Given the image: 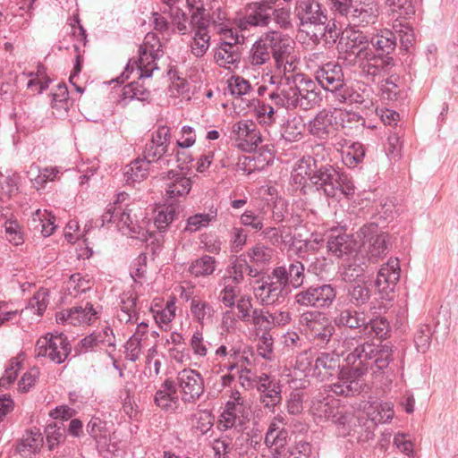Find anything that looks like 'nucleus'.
<instances>
[{
	"label": "nucleus",
	"instance_id": "obj_1",
	"mask_svg": "<svg viewBox=\"0 0 458 458\" xmlns=\"http://www.w3.org/2000/svg\"><path fill=\"white\" fill-rule=\"evenodd\" d=\"M231 138L236 141L235 146L244 152H253L252 157H245V161H253V170H263L273 164L275 159L274 146L264 145L257 123L251 120H244L233 125Z\"/></svg>",
	"mask_w": 458,
	"mask_h": 458
},
{
	"label": "nucleus",
	"instance_id": "obj_2",
	"mask_svg": "<svg viewBox=\"0 0 458 458\" xmlns=\"http://www.w3.org/2000/svg\"><path fill=\"white\" fill-rule=\"evenodd\" d=\"M346 361L347 363L360 361L361 364L368 365V370L370 369L374 374L381 373L388 376L394 372V368L391 365L393 345L390 342L379 345L369 342L359 344L347 355Z\"/></svg>",
	"mask_w": 458,
	"mask_h": 458
},
{
	"label": "nucleus",
	"instance_id": "obj_3",
	"mask_svg": "<svg viewBox=\"0 0 458 458\" xmlns=\"http://www.w3.org/2000/svg\"><path fill=\"white\" fill-rule=\"evenodd\" d=\"M396 41L397 37L393 30H380L370 38L373 50L369 49V52H366L365 57L374 62L372 65L377 71L389 73L395 66L394 54L397 45Z\"/></svg>",
	"mask_w": 458,
	"mask_h": 458
},
{
	"label": "nucleus",
	"instance_id": "obj_4",
	"mask_svg": "<svg viewBox=\"0 0 458 458\" xmlns=\"http://www.w3.org/2000/svg\"><path fill=\"white\" fill-rule=\"evenodd\" d=\"M265 42L269 47L270 55L275 60L276 69L279 73L286 74L294 69L293 62L290 60L294 50L295 42L288 36L278 30H269L264 33Z\"/></svg>",
	"mask_w": 458,
	"mask_h": 458
},
{
	"label": "nucleus",
	"instance_id": "obj_5",
	"mask_svg": "<svg viewBox=\"0 0 458 458\" xmlns=\"http://www.w3.org/2000/svg\"><path fill=\"white\" fill-rule=\"evenodd\" d=\"M72 346L64 333H47L36 344V356L48 357L56 364L63 363L71 354Z\"/></svg>",
	"mask_w": 458,
	"mask_h": 458
},
{
	"label": "nucleus",
	"instance_id": "obj_6",
	"mask_svg": "<svg viewBox=\"0 0 458 458\" xmlns=\"http://www.w3.org/2000/svg\"><path fill=\"white\" fill-rule=\"evenodd\" d=\"M346 179V174L340 173L332 165L318 164L310 176V183L316 188L318 192H323L328 198H334L336 195L338 188L343 186V181Z\"/></svg>",
	"mask_w": 458,
	"mask_h": 458
},
{
	"label": "nucleus",
	"instance_id": "obj_7",
	"mask_svg": "<svg viewBox=\"0 0 458 458\" xmlns=\"http://www.w3.org/2000/svg\"><path fill=\"white\" fill-rule=\"evenodd\" d=\"M336 287L330 284H313L299 292L295 301L301 306L329 308L336 298Z\"/></svg>",
	"mask_w": 458,
	"mask_h": 458
},
{
	"label": "nucleus",
	"instance_id": "obj_8",
	"mask_svg": "<svg viewBox=\"0 0 458 458\" xmlns=\"http://www.w3.org/2000/svg\"><path fill=\"white\" fill-rule=\"evenodd\" d=\"M362 243H369V252L373 258H379L392 248L391 235L379 229L377 223H368L362 225L357 233Z\"/></svg>",
	"mask_w": 458,
	"mask_h": 458
},
{
	"label": "nucleus",
	"instance_id": "obj_9",
	"mask_svg": "<svg viewBox=\"0 0 458 458\" xmlns=\"http://www.w3.org/2000/svg\"><path fill=\"white\" fill-rule=\"evenodd\" d=\"M349 369H342L339 373V384L334 385V392L336 394L352 396L362 391L363 381L361 377L368 372V365L360 361L348 363Z\"/></svg>",
	"mask_w": 458,
	"mask_h": 458
},
{
	"label": "nucleus",
	"instance_id": "obj_10",
	"mask_svg": "<svg viewBox=\"0 0 458 458\" xmlns=\"http://www.w3.org/2000/svg\"><path fill=\"white\" fill-rule=\"evenodd\" d=\"M376 424L365 415H355L349 411L347 416L340 427L342 436H349L359 443H366L374 437Z\"/></svg>",
	"mask_w": 458,
	"mask_h": 458
},
{
	"label": "nucleus",
	"instance_id": "obj_11",
	"mask_svg": "<svg viewBox=\"0 0 458 458\" xmlns=\"http://www.w3.org/2000/svg\"><path fill=\"white\" fill-rule=\"evenodd\" d=\"M400 272L398 259H389L386 265L379 269L373 284L380 299L387 301L394 299V291L400 279Z\"/></svg>",
	"mask_w": 458,
	"mask_h": 458
},
{
	"label": "nucleus",
	"instance_id": "obj_12",
	"mask_svg": "<svg viewBox=\"0 0 458 458\" xmlns=\"http://www.w3.org/2000/svg\"><path fill=\"white\" fill-rule=\"evenodd\" d=\"M400 272L398 259H389L386 265L379 269L373 284L380 299L387 301L394 299V291L400 279Z\"/></svg>",
	"mask_w": 458,
	"mask_h": 458
},
{
	"label": "nucleus",
	"instance_id": "obj_13",
	"mask_svg": "<svg viewBox=\"0 0 458 458\" xmlns=\"http://www.w3.org/2000/svg\"><path fill=\"white\" fill-rule=\"evenodd\" d=\"M400 272L398 259H389L386 265L379 269L373 284L380 299L387 301L394 299V291L400 279Z\"/></svg>",
	"mask_w": 458,
	"mask_h": 458
},
{
	"label": "nucleus",
	"instance_id": "obj_14",
	"mask_svg": "<svg viewBox=\"0 0 458 458\" xmlns=\"http://www.w3.org/2000/svg\"><path fill=\"white\" fill-rule=\"evenodd\" d=\"M272 0L251 2L247 4V13L241 19L239 27L241 30H248L249 27H266L271 22Z\"/></svg>",
	"mask_w": 458,
	"mask_h": 458
},
{
	"label": "nucleus",
	"instance_id": "obj_15",
	"mask_svg": "<svg viewBox=\"0 0 458 458\" xmlns=\"http://www.w3.org/2000/svg\"><path fill=\"white\" fill-rule=\"evenodd\" d=\"M176 379L184 403L195 402L204 392V379L198 370L184 369L177 374Z\"/></svg>",
	"mask_w": 458,
	"mask_h": 458
},
{
	"label": "nucleus",
	"instance_id": "obj_16",
	"mask_svg": "<svg viewBox=\"0 0 458 458\" xmlns=\"http://www.w3.org/2000/svg\"><path fill=\"white\" fill-rule=\"evenodd\" d=\"M327 10L316 0H299L295 13L301 25H324L327 21Z\"/></svg>",
	"mask_w": 458,
	"mask_h": 458
},
{
	"label": "nucleus",
	"instance_id": "obj_17",
	"mask_svg": "<svg viewBox=\"0 0 458 458\" xmlns=\"http://www.w3.org/2000/svg\"><path fill=\"white\" fill-rule=\"evenodd\" d=\"M316 80L320 86L330 92H335L344 86V73L339 64L328 62L320 66L315 72Z\"/></svg>",
	"mask_w": 458,
	"mask_h": 458
},
{
	"label": "nucleus",
	"instance_id": "obj_18",
	"mask_svg": "<svg viewBox=\"0 0 458 458\" xmlns=\"http://www.w3.org/2000/svg\"><path fill=\"white\" fill-rule=\"evenodd\" d=\"M86 431L95 441L100 455L106 457V454L114 453L110 450V431L106 421L93 416L86 425Z\"/></svg>",
	"mask_w": 458,
	"mask_h": 458
},
{
	"label": "nucleus",
	"instance_id": "obj_19",
	"mask_svg": "<svg viewBox=\"0 0 458 458\" xmlns=\"http://www.w3.org/2000/svg\"><path fill=\"white\" fill-rule=\"evenodd\" d=\"M356 242L352 235L332 230L327 241V248L330 253L337 258L352 254L356 249Z\"/></svg>",
	"mask_w": 458,
	"mask_h": 458
},
{
	"label": "nucleus",
	"instance_id": "obj_20",
	"mask_svg": "<svg viewBox=\"0 0 458 458\" xmlns=\"http://www.w3.org/2000/svg\"><path fill=\"white\" fill-rule=\"evenodd\" d=\"M373 280L363 282H353L347 286V297L349 301L355 307H361L367 304L373 293H376Z\"/></svg>",
	"mask_w": 458,
	"mask_h": 458
},
{
	"label": "nucleus",
	"instance_id": "obj_21",
	"mask_svg": "<svg viewBox=\"0 0 458 458\" xmlns=\"http://www.w3.org/2000/svg\"><path fill=\"white\" fill-rule=\"evenodd\" d=\"M238 38V34H235L234 42L223 41L215 51L214 58L219 66L225 67V64H234L241 61V52L236 46Z\"/></svg>",
	"mask_w": 458,
	"mask_h": 458
},
{
	"label": "nucleus",
	"instance_id": "obj_22",
	"mask_svg": "<svg viewBox=\"0 0 458 458\" xmlns=\"http://www.w3.org/2000/svg\"><path fill=\"white\" fill-rule=\"evenodd\" d=\"M334 323L338 327H346L350 329H365L367 327V321L362 314L357 310L345 309L343 310L334 318Z\"/></svg>",
	"mask_w": 458,
	"mask_h": 458
},
{
	"label": "nucleus",
	"instance_id": "obj_23",
	"mask_svg": "<svg viewBox=\"0 0 458 458\" xmlns=\"http://www.w3.org/2000/svg\"><path fill=\"white\" fill-rule=\"evenodd\" d=\"M150 164L151 160L146 159L145 157H138L131 161V164L125 167L123 173L126 183L130 184L140 182L147 178Z\"/></svg>",
	"mask_w": 458,
	"mask_h": 458
},
{
	"label": "nucleus",
	"instance_id": "obj_24",
	"mask_svg": "<svg viewBox=\"0 0 458 458\" xmlns=\"http://www.w3.org/2000/svg\"><path fill=\"white\" fill-rule=\"evenodd\" d=\"M210 15L204 8L203 4L198 6L191 13L190 19V26L194 30V34H196V38H204L203 37H207V35H209L208 28L210 26Z\"/></svg>",
	"mask_w": 458,
	"mask_h": 458
},
{
	"label": "nucleus",
	"instance_id": "obj_25",
	"mask_svg": "<svg viewBox=\"0 0 458 458\" xmlns=\"http://www.w3.org/2000/svg\"><path fill=\"white\" fill-rule=\"evenodd\" d=\"M318 411L320 416H324L327 420H331L339 428L345 420L349 412L344 407L339 406V400H331L330 402H320Z\"/></svg>",
	"mask_w": 458,
	"mask_h": 458
},
{
	"label": "nucleus",
	"instance_id": "obj_26",
	"mask_svg": "<svg viewBox=\"0 0 458 458\" xmlns=\"http://www.w3.org/2000/svg\"><path fill=\"white\" fill-rule=\"evenodd\" d=\"M239 394L238 392H236ZM236 402L228 401L225 404L224 411L221 413V419L218 420V428L220 429H228L236 426V421L240 420L238 418V412L241 411L242 400L238 395L235 399Z\"/></svg>",
	"mask_w": 458,
	"mask_h": 458
},
{
	"label": "nucleus",
	"instance_id": "obj_27",
	"mask_svg": "<svg viewBox=\"0 0 458 458\" xmlns=\"http://www.w3.org/2000/svg\"><path fill=\"white\" fill-rule=\"evenodd\" d=\"M149 98L150 91L138 81H134L123 88L122 98L119 102L123 106H126L131 100L145 102L148 101Z\"/></svg>",
	"mask_w": 458,
	"mask_h": 458
},
{
	"label": "nucleus",
	"instance_id": "obj_28",
	"mask_svg": "<svg viewBox=\"0 0 458 458\" xmlns=\"http://www.w3.org/2000/svg\"><path fill=\"white\" fill-rule=\"evenodd\" d=\"M260 392V401L268 409H274L282 401L281 385L279 381L275 383L260 384L258 386Z\"/></svg>",
	"mask_w": 458,
	"mask_h": 458
},
{
	"label": "nucleus",
	"instance_id": "obj_29",
	"mask_svg": "<svg viewBox=\"0 0 458 458\" xmlns=\"http://www.w3.org/2000/svg\"><path fill=\"white\" fill-rule=\"evenodd\" d=\"M138 54L137 67L140 71L139 80L151 77L153 71L158 69L157 64L154 63L158 58L157 53L148 52L144 46H140Z\"/></svg>",
	"mask_w": 458,
	"mask_h": 458
},
{
	"label": "nucleus",
	"instance_id": "obj_30",
	"mask_svg": "<svg viewBox=\"0 0 458 458\" xmlns=\"http://www.w3.org/2000/svg\"><path fill=\"white\" fill-rule=\"evenodd\" d=\"M40 436L38 432L28 430L26 436L18 442L16 452L23 458H31L32 454H35L38 450L39 442L42 441Z\"/></svg>",
	"mask_w": 458,
	"mask_h": 458
},
{
	"label": "nucleus",
	"instance_id": "obj_31",
	"mask_svg": "<svg viewBox=\"0 0 458 458\" xmlns=\"http://www.w3.org/2000/svg\"><path fill=\"white\" fill-rule=\"evenodd\" d=\"M20 175L16 173L4 175L0 174V200L5 202L13 196L16 195L19 191L18 183Z\"/></svg>",
	"mask_w": 458,
	"mask_h": 458
},
{
	"label": "nucleus",
	"instance_id": "obj_32",
	"mask_svg": "<svg viewBox=\"0 0 458 458\" xmlns=\"http://www.w3.org/2000/svg\"><path fill=\"white\" fill-rule=\"evenodd\" d=\"M269 47L265 42L264 34L255 41L250 49V63L254 66H259L270 60Z\"/></svg>",
	"mask_w": 458,
	"mask_h": 458
},
{
	"label": "nucleus",
	"instance_id": "obj_33",
	"mask_svg": "<svg viewBox=\"0 0 458 458\" xmlns=\"http://www.w3.org/2000/svg\"><path fill=\"white\" fill-rule=\"evenodd\" d=\"M303 116H293L282 124V136L287 140H294L305 130Z\"/></svg>",
	"mask_w": 458,
	"mask_h": 458
},
{
	"label": "nucleus",
	"instance_id": "obj_34",
	"mask_svg": "<svg viewBox=\"0 0 458 458\" xmlns=\"http://www.w3.org/2000/svg\"><path fill=\"white\" fill-rule=\"evenodd\" d=\"M395 34H398L400 40V50L404 53H411L415 41L413 28L409 24H394Z\"/></svg>",
	"mask_w": 458,
	"mask_h": 458
},
{
	"label": "nucleus",
	"instance_id": "obj_35",
	"mask_svg": "<svg viewBox=\"0 0 458 458\" xmlns=\"http://www.w3.org/2000/svg\"><path fill=\"white\" fill-rule=\"evenodd\" d=\"M333 116H314L309 121L310 131L311 134L319 138L327 137L332 129H334Z\"/></svg>",
	"mask_w": 458,
	"mask_h": 458
},
{
	"label": "nucleus",
	"instance_id": "obj_36",
	"mask_svg": "<svg viewBox=\"0 0 458 458\" xmlns=\"http://www.w3.org/2000/svg\"><path fill=\"white\" fill-rule=\"evenodd\" d=\"M216 209L210 210L207 214H195L194 216H191L187 219V224L183 231L191 233L196 232L199 230L201 227L207 226L209 222H211L216 217Z\"/></svg>",
	"mask_w": 458,
	"mask_h": 458
},
{
	"label": "nucleus",
	"instance_id": "obj_37",
	"mask_svg": "<svg viewBox=\"0 0 458 458\" xmlns=\"http://www.w3.org/2000/svg\"><path fill=\"white\" fill-rule=\"evenodd\" d=\"M343 279L349 284L353 282H363L370 280L369 276H367L364 271V267L361 264L356 261L346 265L342 274Z\"/></svg>",
	"mask_w": 458,
	"mask_h": 458
},
{
	"label": "nucleus",
	"instance_id": "obj_38",
	"mask_svg": "<svg viewBox=\"0 0 458 458\" xmlns=\"http://www.w3.org/2000/svg\"><path fill=\"white\" fill-rule=\"evenodd\" d=\"M65 428H64L63 423L61 426L57 424V422L49 423L45 428V434L47 437V442L48 444V448L53 450L55 445H58L60 443L65 440Z\"/></svg>",
	"mask_w": 458,
	"mask_h": 458
},
{
	"label": "nucleus",
	"instance_id": "obj_39",
	"mask_svg": "<svg viewBox=\"0 0 458 458\" xmlns=\"http://www.w3.org/2000/svg\"><path fill=\"white\" fill-rule=\"evenodd\" d=\"M215 258L204 255L191 265L190 272L195 276L211 275L215 270Z\"/></svg>",
	"mask_w": 458,
	"mask_h": 458
},
{
	"label": "nucleus",
	"instance_id": "obj_40",
	"mask_svg": "<svg viewBox=\"0 0 458 458\" xmlns=\"http://www.w3.org/2000/svg\"><path fill=\"white\" fill-rule=\"evenodd\" d=\"M164 156H171V149L168 144L156 143L149 141L146 144L143 157L150 159L151 162L162 160Z\"/></svg>",
	"mask_w": 458,
	"mask_h": 458
},
{
	"label": "nucleus",
	"instance_id": "obj_41",
	"mask_svg": "<svg viewBox=\"0 0 458 458\" xmlns=\"http://www.w3.org/2000/svg\"><path fill=\"white\" fill-rule=\"evenodd\" d=\"M191 189V181L186 176H181L178 180L167 184L166 195L169 198L187 195Z\"/></svg>",
	"mask_w": 458,
	"mask_h": 458
},
{
	"label": "nucleus",
	"instance_id": "obj_42",
	"mask_svg": "<svg viewBox=\"0 0 458 458\" xmlns=\"http://www.w3.org/2000/svg\"><path fill=\"white\" fill-rule=\"evenodd\" d=\"M367 327L365 331L373 332L377 339L383 340L390 336V325L387 319L384 317L377 318L376 319L367 322Z\"/></svg>",
	"mask_w": 458,
	"mask_h": 458
},
{
	"label": "nucleus",
	"instance_id": "obj_43",
	"mask_svg": "<svg viewBox=\"0 0 458 458\" xmlns=\"http://www.w3.org/2000/svg\"><path fill=\"white\" fill-rule=\"evenodd\" d=\"M119 223L123 226H126L131 233L136 234L137 238H145L147 240L148 235L149 237L153 236V233L148 230H146L138 224L133 223L130 210L124 209L120 213Z\"/></svg>",
	"mask_w": 458,
	"mask_h": 458
},
{
	"label": "nucleus",
	"instance_id": "obj_44",
	"mask_svg": "<svg viewBox=\"0 0 458 458\" xmlns=\"http://www.w3.org/2000/svg\"><path fill=\"white\" fill-rule=\"evenodd\" d=\"M121 298V311L127 317L126 322H131L134 318L135 321L139 318V314L135 310L138 298L129 293H123Z\"/></svg>",
	"mask_w": 458,
	"mask_h": 458
},
{
	"label": "nucleus",
	"instance_id": "obj_45",
	"mask_svg": "<svg viewBox=\"0 0 458 458\" xmlns=\"http://www.w3.org/2000/svg\"><path fill=\"white\" fill-rule=\"evenodd\" d=\"M366 148L360 142H352L347 148L344 157L348 165L355 166L361 163L365 157Z\"/></svg>",
	"mask_w": 458,
	"mask_h": 458
},
{
	"label": "nucleus",
	"instance_id": "obj_46",
	"mask_svg": "<svg viewBox=\"0 0 458 458\" xmlns=\"http://www.w3.org/2000/svg\"><path fill=\"white\" fill-rule=\"evenodd\" d=\"M431 328L428 325L420 326L414 335V343L419 352L425 353L431 343Z\"/></svg>",
	"mask_w": 458,
	"mask_h": 458
},
{
	"label": "nucleus",
	"instance_id": "obj_47",
	"mask_svg": "<svg viewBox=\"0 0 458 458\" xmlns=\"http://www.w3.org/2000/svg\"><path fill=\"white\" fill-rule=\"evenodd\" d=\"M6 237L14 245L23 243L21 227L16 219H7L4 224Z\"/></svg>",
	"mask_w": 458,
	"mask_h": 458
},
{
	"label": "nucleus",
	"instance_id": "obj_48",
	"mask_svg": "<svg viewBox=\"0 0 458 458\" xmlns=\"http://www.w3.org/2000/svg\"><path fill=\"white\" fill-rule=\"evenodd\" d=\"M318 161L313 157L303 156L295 164L293 170L297 172L301 177H307L309 182H310V176H312V173L316 169Z\"/></svg>",
	"mask_w": 458,
	"mask_h": 458
},
{
	"label": "nucleus",
	"instance_id": "obj_49",
	"mask_svg": "<svg viewBox=\"0 0 458 458\" xmlns=\"http://www.w3.org/2000/svg\"><path fill=\"white\" fill-rule=\"evenodd\" d=\"M177 216L178 214L174 208L167 207L165 210H161L158 212L155 217L154 224L160 233H165L167 226L172 224Z\"/></svg>",
	"mask_w": 458,
	"mask_h": 458
},
{
	"label": "nucleus",
	"instance_id": "obj_50",
	"mask_svg": "<svg viewBox=\"0 0 458 458\" xmlns=\"http://www.w3.org/2000/svg\"><path fill=\"white\" fill-rule=\"evenodd\" d=\"M69 90L64 82L57 85L56 92L52 94V106L68 112Z\"/></svg>",
	"mask_w": 458,
	"mask_h": 458
},
{
	"label": "nucleus",
	"instance_id": "obj_51",
	"mask_svg": "<svg viewBox=\"0 0 458 458\" xmlns=\"http://www.w3.org/2000/svg\"><path fill=\"white\" fill-rule=\"evenodd\" d=\"M103 336V329L99 332L91 333L79 342L76 351L79 353L87 352L89 350L93 349L99 344H104Z\"/></svg>",
	"mask_w": 458,
	"mask_h": 458
},
{
	"label": "nucleus",
	"instance_id": "obj_52",
	"mask_svg": "<svg viewBox=\"0 0 458 458\" xmlns=\"http://www.w3.org/2000/svg\"><path fill=\"white\" fill-rule=\"evenodd\" d=\"M272 13L271 21H274L280 29L287 30L292 26L290 17L291 12L289 8H276L274 4L272 6Z\"/></svg>",
	"mask_w": 458,
	"mask_h": 458
},
{
	"label": "nucleus",
	"instance_id": "obj_53",
	"mask_svg": "<svg viewBox=\"0 0 458 458\" xmlns=\"http://www.w3.org/2000/svg\"><path fill=\"white\" fill-rule=\"evenodd\" d=\"M311 332L318 344H327L335 333V327L330 324L321 325L315 323L311 328Z\"/></svg>",
	"mask_w": 458,
	"mask_h": 458
},
{
	"label": "nucleus",
	"instance_id": "obj_54",
	"mask_svg": "<svg viewBox=\"0 0 458 458\" xmlns=\"http://www.w3.org/2000/svg\"><path fill=\"white\" fill-rule=\"evenodd\" d=\"M288 283L294 288L301 286L304 278V266L300 261H294L287 268Z\"/></svg>",
	"mask_w": 458,
	"mask_h": 458
},
{
	"label": "nucleus",
	"instance_id": "obj_55",
	"mask_svg": "<svg viewBox=\"0 0 458 458\" xmlns=\"http://www.w3.org/2000/svg\"><path fill=\"white\" fill-rule=\"evenodd\" d=\"M228 89L232 95L240 98L249 92L250 84L249 81L241 76H233L229 80Z\"/></svg>",
	"mask_w": 458,
	"mask_h": 458
},
{
	"label": "nucleus",
	"instance_id": "obj_56",
	"mask_svg": "<svg viewBox=\"0 0 458 458\" xmlns=\"http://www.w3.org/2000/svg\"><path fill=\"white\" fill-rule=\"evenodd\" d=\"M31 222L34 224V229L40 231L44 237H48L55 232L56 225L49 219H42L40 210H37Z\"/></svg>",
	"mask_w": 458,
	"mask_h": 458
},
{
	"label": "nucleus",
	"instance_id": "obj_57",
	"mask_svg": "<svg viewBox=\"0 0 458 458\" xmlns=\"http://www.w3.org/2000/svg\"><path fill=\"white\" fill-rule=\"evenodd\" d=\"M347 38V45H349V47L352 52L353 49L357 47H360V52H369V49H368V46L369 44H370V38H369L362 32L352 31Z\"/></svg>",
	"mask_w": 458,
	"mask_h": 458
},
{
	"label": "nucleus",
	"instance_id": "obj_58",
	"mask_svg": "<svg viewBox=\"0 0 458 458\" xmlns=\"http://www.w3.org/2000/svg\"><path fill=\"white\" fill-rule=\"evenodd\" d=\"M48 291L47 289L38 290L29 301V306L37 309V314L42 316L47 307Z\"/></svg>",
	"mask_w": 458,
	"mask_h": 458
},
{
	"label": "nucleus",
	"instance_id": "obj_59",
	"mask_svg": "<svg viewBox=\"0 0 458 458\" xmlns=\"http://www.w3.org/2000/svg\"><path fill=\"white\" fill-rule=\"evenodd\" d=\"M179 399H174V396L161 389L156 392L154 396V403L157 406L163 411H173L174 407L173 404H177Z\"/></svg>",
	"mask_w": 458,
	"mask_h": 458
},
{
	"label": "nucleus",
	"instance_id": "obj_60",
	"mask_svg": "<svg viewBox=\"0 0 458 458\" xmlns=\"http://www.w3.org/2000/svg\"><path fill=\"white\" fill-rule=\"evenodd\" d=\"M39 376V369L33 367L23 374L18 383L19 390L22 393L28 392L34 385Z\"/></svg>",
	"mask_w": 458,
	"mask_h": 458
},
{
	"label": "nucleus",
	"instance_id": "obj_61",
	"mask_svg": "<svg viewBox=\"0 0 458 458\" xmlns=\"http://www.w3.org/2000/svg\"><path fill=\"white\" fill-rule=\"evenodd\" d=\"M339 367V358L327 352H320L315 360V368L335 370Z\"/></svg>",
	"mask_w": 458,
	"mask_h": 458
},
{
	"label": "nucleus",
	"instance_id": "obj_62",
	"mask_svg": "<svg viewBox=\"0 0 458 458\" xmlns=\"http://www.w3.org/2000/svg\"><path fill=\"white\" fill-rule=\"evenodd\" d=\"M268 329L269 327L266 328L265 332L259 338V343L258 345L259 354L266 360L271 359L270 354L273 352V338L268 334Z\"/></svg>",
	"mask_w": 458,
	"mask_h": 458
},
{
	"label": "nucleus",
	"instance_id": "obj_63",
	"mask_svg": "<svg viewBox=\"0 0 458 458\" xmlns=\"http://www.w3.org/2000/svg\"><path fill=\"white\" fill-rule=\"evenodd\" d=\"M141 338L138 336V333H134L132 336L125 344L127 359L131 361H136L139 359L140 352Z\"/></svg>",
	"mask_w": 458,
	"mask_h": 458
},
{
	"label": "nucleus",
	"instance_id": "obj_64",
	"mask_svg": "<svg viewBox=\"0 0 458 458\" xmlns=\"http://www.w3.org/2000/svg\"><path fill=\"white\" fill-rule=\"evenodd\" d=\"M240 219L242 225L250 226L256 232L261 231L264 227L262 218L251 210H246Z\"/></svg>",
	"mask_w": 458,
	"mask_h": 458
}]
</instances>
